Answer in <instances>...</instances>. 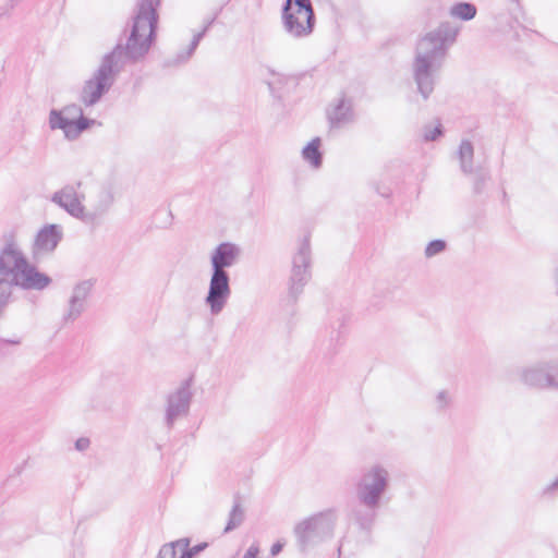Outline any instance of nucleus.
<instances>
[{"label": "nucleus", "mask_w": 558, "mask_h": 558, "mask_svg": "<svg viewBox=\"0 0 558 558\" xmlns=\"http://www.w3.org/2000/svg\"><path fill=\"white\" fill-rule=\"evenodd\" d=\"M159 4L160 0H137L133 15L124 28V33H129L125 45L119 41L106 53L97 70L82 87L80 100L86 107L96 105L102 98L128 62L136 63L148 53L156 40Z\"/></svg>", "instance_id": "nucleus-1"}, {"label": "nucleus", "mask_w": 558, "mask_h": 558, "mask_svg": "<svg viewBox=\"0 0 558 558\" xmlns=\"http://www.w3.org/2000/svg\"><path fill=\"white\" fill-rule=\"evenodd\" d=\"M457 35V27L450 23H441L418 40L412 74L417 92L424 99L434 92L448 48L456 41Z\"/></svg>", "instance_id": "nucleus-2"}, {"label": "nucleus", "mask_w": 558, "mask_h": 558, "mask_svg": "<svg viewBox=\"0 0 558 558\" xmlns=\"http://www.w3.org/2000/svg\"><path fill=\"white\" fill-rule=\"evenodd\" d=\"M4 246L0 251V304L7 305L12 288L41 291L51 283V278L32 265L19 248L13 231L3 234Z\"/></svg>", "instance_id": "nucleus-3"}, {"label": "nucleus", "mask_w": 558, "mask_h": 558, "mask_svg": "<svg viewBox=\"0 0 558 558\" xmlns=\"http://www.w3.org/2000/svg\"><path fill=\"white\" fill-rule=\"evenodd\" d=\"M241 252L238 244L221 242L210 253L211 275L205 302L213 315L222 312L231 295L230 275L227 268L238 263Z\"/></svg>", "instance_id": "nucleus-4"}, {"label": "nucleus", "mask_w": 558, "mask_h": 558, "mask_svg": "<svg viewBox=\"0 0 558 558\" xmlns=\"http://www.w3.org/2000/svg\"><path fill=\"white\" fill-rule=\"evenodd\" d=\"M333 509H327L301 521L294 527L298 545L302 551L313 547L333 535L337 522Z\"/></svg>", "instance_id": "nucleus-5"}, {"label": "nucleus", "mask_w": 558, "mask_h": 558, "mask_svg": "<svg viewBox=\"0 0 558 558\" xmlns=\"http://www.w3.org/2000/svg\"><path fill=\"white\" fill-rule=\"evenodd\" d=\"M390 484V473L381 464H372L361 471L355 483L356 499L361 504L381 502Z\"/></svg>", "instance_id": "nucleus-6"}, {"label": "nucleus", "mask_w": 558, "mask_h": 558, "mask_svg": "<svg viewBox=\"0 0 558 558\" xmlns=\"http://www.w3.org/2000/svg\"><path fill=\"white\" fill-rule=\"evenodd\" d=\"M315 13L311 0H286L282 8L284 31L294 38L307 37L315 26Z\"/></svg>", "instance_id": "nucleus-7"}, {"label": "nucleus", "mask_w": 558, "mask_h": 558, "mask_svg": "<svg viewBox=\"0 0 558 558\" xmlns=\"http://www.w3.org/2000/svg\"><path fill=\"white\" fill-rule=\"evenodd\" d=\"M312 252L310 235H305L299 243L292 257V268L288 281V298L295 303L303 293L304 287L311 279Z\"/></svg>", "instance_id": "nucleus-8"}, {"label": "nucleus", "mask_w": 558, "mask_h": 558, "mask_svg": "<svg viewBox=\"0 0 558 558\" xmlns=\"http://www.w3.org/2000/svg\"><path fill=\"white\" fill-rule=\"evenodd\" d=\"M95 123L94 119L84 117L83 109L76 104L68 105L62 110L52 109L49 113L50 129L62 130L70 141L76 140Z\"/></svg>", "instance_id": "nucleus-9"}, {"label": "nucleus", "mask_w": 558, "mask_h": 558, "mask_svg": "<svg viewBox=\"0 0 558 558\" xmlns=\"http://www.w3.org/2000/svg\"><path fill=\"white\" fill-rule=\"evenodd\" d=\"M193 378H186L166 399L165 424L171 429L177 420L187 416L192 403Z\"/></svg>", "instance_id": "nucleus-10"}, {"label": "nucleus", "mask_w": 558, "mask_h": 558, "mask_svg": "<svg viewBox=\"0 0 558 558\" xmlns=\"http://www.w3.org/2000/svg\"><path fill=\"white\" fill-rule=\"evenodd\" d=\"M82 181L75 184H66L51 196V202L64 209L70 216L81 220L82 222H90L93 215L87 214V208L83 205L85 195L78 193Z\"/></svg>", "instance_id": "nucleus-11"}, {"label": "nucleus", "mask_w": 558, "mask_h": 558, "mask_svg": "<svg viewBox=\"0 0 558 558\" xmlns=\"http://www.w3.org/2000/svg\"><path fill=\"white\" fill-rule=\"evenodd\" d=\"M63 239V228L57 223L44 226L36 234L33 243V255L39 257L54 252Z\"/></svg>", "instance_id": "nucleus-12"}, {"label": "nucleus", "mask_w": 558, "mask_h": 558, "mask_svg": "<svg viewBox=\"0 0 558 558\" xmlns=\"http://www.w3.org/2000/svg\"><path fill=\"white\" fill-rule=\"evenodd\" d=\"M519 377L521 383L529 387L551 389L553 381L549 360L522 368L519 373Z\"/></svg>", "instance_id": "nucleus-13"}, {"label": "nucleus", "mask_w": 558, "mask_h": 558, "mask_svg": "<svg viewBox=\"0 0 558 558\" xmlns=\"http://www.w3.org/2000/svg\"><path fill=\"white\" fill-rule=\"evenodd\" d=\"M94 282L92 280H83L75 284L72 295L69 300L68 310L63 315V322L73 323L85 311V303L92 292Z\"/></svg>", "instance_id": "nucleus-14"}, {"label": "nucleus", "mask_w": 558, "mask_h": 558, "mask_svg": "<svg viewBox=\"0 0 558 558\" xmlns=\"http://www.w3.org/2000/svg\"><path fill=\"white\" fill-rule=\"evenodd\" d=\"M330 128H342L354 121L355 114L351 99L340 98L337 104L327 111Z\"/></svg>", "instance_id": "nucleus-15"}, {"label": "nucleus", "mask_w": 558, "mask_h": 558, "mask_svg": "<svg viewBox=\"0 0 558 558\" xmlns=\"http://www.w3.org/2000/svg\"><path fill=\"white\" fill-rule=\"evenodd\" d=\"M381 502L374 504H361L354 507L351 511L352 520L365 531H369L376 520L377 511L380 508Z\"/></svg>", "instance_id": "nucleus-16"}, {"label": "nucleus", "mask_w": 558, "mask_h": 558, "mask_svg": "<svg viewBox=\"0 0 558 558\" xmlns=\"http://www.w3.org/2000/svg\"><path fill=\"white\" fill-rule=\"evenodd\" d=\"M112 204L111 194L102 189L98 193V201L90 209H87L88 215H93V220L90 222H85L86 225H95L97 223L101 217L108 211Z\"/></svg>", "instance_id": "nucleus-17"}, {"label": "nucleus", "mask_w": 558, "mask_h": 558, "mask_svg": "<svg viewBox=\"0 0 558 558\" xmlns=\"http://www.w3.org/2000/svg\"><path fill=\"white\" fill-rule=\"evenodd\" d=\"M458 156L460 160V168L463 173L470 174L473 172V157L474 147L469 140H463L460 143Z\"/></svg>", "instance_id": "nucleus-18"}, {"label": "nucleus", "mask_w": 558, "mask_h": 558, "mask_svg": "<svg viewBox=\"0 0 558 558\" xmlns=\"http://www.w3.org/2000/svg\"><path fill=\"white\" fill-rule=\"evenodd\" d=\"M320 138H313L302 150V157L314 168H319L323 163V155L319 150Z\"/></svg>", "instance_id": "nucleus-19"}, {"label": "nucleus", "mask_w": 558, "mask_h": 558, "mask_svg": "<svg viewBox=\"0 0 558 558\" xmlns=\"http://www.w3.org/2000/svg\"><path fill=\"white\" fill-rule=\"evenodd\" d=\"M206 33H207V27H203V29L201 32H198L197 34L194 35V37H193L189 48L185 51L179 52L177 54L175 59L167 60L166 61V65H168V66H170V65H178V64L186 62L192 57V54L194 53V51L197 48L199 41L206 35Z\"/></svg>", "instance_id": "nucleus-20"}, {"label": "nucleus", "mask_w": 558, "mask_h": 558, "mask_svg": "<svg viewBox=\"0 0 558 558\" xmlns=\"http://www.w3.org/2000/svg\"><path fill=\"white\" fill-rule=\"evenodd\" d=\"M206 33H207V27H203V29L201 32H198L197 34L194 35V37H193L189 48L185 51L179 52L177 54L175 59L167 60L166 61V65H168V66H170V65H178V64L186 62L192 57V54L194 53V51L197 48L199 41L206 35Z\"/></svg>", "instance_id": "nucleus-21"}, {"label": "nucleus", "mask_w": 558, "mask_h": 558, "mask_svg": "<svg viewBox=\"0 0 558 558\" xmlns=\"http://www.w3.org/2000/svg\"><path fill=\"white\" fill-rule=\"evenodd\" d=\"M245 518L244 509L241 506L239 497L235 498L234 505L229 513V520L227 522V525L225 527V533H229L236 527H239Z\"/></svg>", "instance_id": "nucleus-22"}, {"label": "nucleus", "mask_w": 558, "mask_h": 558, "mask_svg": "<svg viewBox=\"0 0 558 558\" xmlns=\"http://www.w3.org/2000/svg\"><path fill=\"white\" fill-rule=\"evenodd\" d=\"M476 7L470 2H459L456 3L450 9V14L454 17H458L462 21H470L476 15Z\"/></svg>", "instance_id": "nucleus-23"}, {"label": "nucleus", "mask_w": 558, "mask_h": 558, "mask_svg": "<svg viewBox=\"0 0 558 558\" xmlns=\"http://www.w3.org/2000/svg\"><path fill=\"white\" fill-rule=\"evenodd\" d=\"M189 545H190V538H187V537L167 543V544L162 545L161 548L159 549L157 558H175L178 546H189Z\"/></svg>", "instance_id": "nucleus-24"}, {"label": "nucleus", "mask_w": 558, "mask_h": 558, "mask_svg": "<svg viewBox=\"0 0 558 558\" xmlns=\"http://www.w3.org/2000/svg\"><path fill=\"white\" fill-rule=\"evenodd\" d=\"M446 241L440 239L433 240L426 245L424 254L427 258H430L442 253L446 250Z\"/></svg>", "instance_id": "nucleus-25"}, {"label": "nucleus", "mask_w": 558, "mask_h": 558, "mask_svg": "<svg viewBox=\"0 0 558 558\" xmlns=\"http://www.w3.org/2000/svg\"><path fill=\"white\" fill-rule=\"evenodd\" d=\"M207 543H199L193 547L189 546H178L182 550V554L179 558H194L196 555L202 553L207 548Z\"/></svg>", "instance_id": "nucleus-26"}, {"label": "nucleus", "mask_w": 558, "mask_h": 558, "mask_svg": "<svg viewBox=\"0 0 558 558\" xmlns=\"http://www.w3.org/2000/svg\"><path fill=\"white\" fill-rule=\"evenodd\" d=\"M437 410L444 411L451 404V396L447 390H440L435 398Z\"/></svg>", "instance_id": "nucleus-27"}, {"label": "nucleus", "mask_w": 558, "mask_h": 558, "mask_svg": "<svg viewBox=\"0 0 558 558\" xmlns=\"http://www.w3.org/2000/svg\"><path fill=\"white\" fill-rule=\"evenodd\" d=\"M440 135H442V129H441V125L438 124L437 126H435L433 129L425 128L423 137L426 142H430V141L437 140Z\"/></svg>", "instance_id": "nucleus-28"}, {"label": "nucleus", "mask_w": 558, "mask_h": 558, "mask_svg": "<svg viewBox=\"0 0 558 558\" xmlns=\"http://www.w3.org/2000/svg\"><path fill=\"white\" fill-rule=\"evenodd\" d=\"M489 179L488 173L486 172H478L474 180L473 190L476 194H480L484 190V185L486 181Z\"/></svg>", "instance_id": "nucleus-29"}, {"label": "nucleus", "mask_w": 558, "mask_h": 558, "mask_svg": "<svg viewBox=\"0 0 558 558\" xmlns=\"http://www.w3.org/2000/svg\"><path fill=\"white\" fill-rule=\"evenodd\" d=\"M549 368L551 371V390L558 391V357L549 360Z\"/></svg>", "instance_id": "nucleus-30"}, {"label": "nucleus", "mask_w": 558, "mask_h": 558, "mask_svg": "<svg viewBox=\"0 0 558 558\" xmlns=\"http://www.w3.org/2000/svg\"><path fill=\"white\" fill-rule=\"evenodd\" d=\"M90 445L89 438L81 437L75 441V449L78 451H85Z\"/></svg>", "instance_id": "nucleus-31"}, {"label": "nucleus", "mask_w": 558, "mask_h": 558, "mask_svg": "<svg viewBox=\"0 0 558 558\" xmlns=\"http://www.w3.org/2000/svg\"><path fill=\"white\" fill-rule=\"evenodd\" d=\"M259 554V547L257 544H252L245 551L243 558H257Z\"/></svg>", "instance_id": "nucleus-32"}, {"label": "nucleus", "mask_w": 558, "mask_h": 558, "mask_svg": "<svg viewBox=\"0 0 558 558\" xmlns=\"http://www.w3.org/2000/svg\"><path fill=\"white\" fill-rule=\"evenodd\" d=\"M558 492V477L543 489V495H553Z\"/></svg>", "instance_id": "nucleus-33"}, {"label": "nucleus", "mask_w": 558, "mask_h": 558, "mask_svg": "<svg viewBox=\"0 0 558 558\" xmlns=\"http://www.w3.org/2000/svg\"><path fill=\"white\" fill-rule=\"evenodd\" d=\"M282 548H283V544H281L280 542H277V543H275V544L271 546V548H270V554H271L272 556H276V555H278V554L282 550Z\"/></svg>", "instance_id": "nucleus-34"}, {"label": "nucleus", "mask_w": 558, "mask_h": 558, "mask_svg": "<svg viewBox=\"0 0 558 558\" xmlns=\"http://www.w3.org/2000/svg\"><path fill=\"white\" fill-rule=\"evenodd\" d=\"M0 342L5 343V344L17 345L21 343V340L20 339H0Z\"/></svg>", "instance_id": "nucleus-35"}, {"label": "nucleus", "mask_w": 558, "mask_h": 558, "mask_svg": "<svg viewBox=\"0 0 558 558\" xmlns=\"http://www.w3.org/2000/svg\"><path fill=\"white\" fill-rule=\"evenodd\" d=\"M215 19H216V16H214L213 19L208 20V21L205 23L204 27H207V31L209 29V27H210V26H211V24L214 23Z\"/></svg>", "instance_id": "nucleus-36"}]
</instances>
